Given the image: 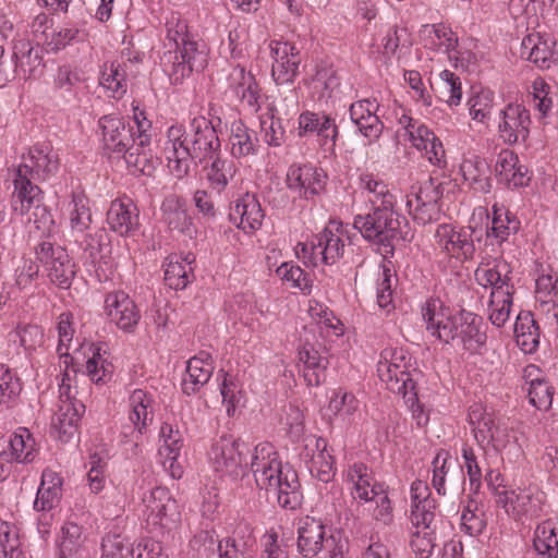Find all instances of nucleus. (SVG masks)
<instances>
[{
	"label": "nucleus",
	"instance_id": "26",
	"mask_svg": "<svg viewBox=\"0 0 558 558\" xmlns=\"http://www.w3.org/2000/svg\"><path fill=\"white\" fill-rule=\"evenodd\" d=\"M347 481L351 484L353 499L364 502L373 501L376 493L384 487L374 480L372 470L362 462L349 465Z\"/></svg>",
	"mask_w": 558,
	"mask_h": 558
},
{
	"label": "nucleus",
	"instance_id": "41",
	"mask_svg": "<svg viewBox=\"0 0 558 558\" xmlns=\"http://www.w3.org/2000/svg\"><path fill=\"white\" fill-rule=\"evenodd\" d=\"M62 478L52 471H44L41 483L37 490L34 508L37 511L53 509L61 498Z\"/></svg>",
	"mask_w": 558,
	"mask_h": 558
},
{
	"label": "nucleus",
	"instance_id": "28",
	"mask_svg": "<svg viewBox=\"0 0 558 558\" xmlns=\"http://www.w3.org/2000/svg\"><path fill=\"white\" fill-rule=\"evenodd\" d=\"M44 49L39 43L36 46L27 38H20L13 43V58L16 64L17 73H22L23 77L29 78L35 76L44 66Z\"/></svg>",
	"mask_w": 558,
	"mask_h": 558
},
{
	"label": "nucleus",
	"instance_id": "40",
	"mask_svg": "<svg viewBox=\"0 0 558 558\" xmlns=\"http://www.w3.org/2000/svg\"><path fill=\"white\" fill-rule=\"evenodd\" d=\"M377 372L381 381L386 383L387 388L392 392L401 395L415 388V383L407 371V363L379 361Z\"/></svg>",
	"mask_w": 558,
	"mask_h": 558
},
{
	"label": "nucleus",
	"instance_id": "64",
	"mask_svg": "<svg viewBox=\"0 0 558 558\" xmlns=\"http://www.w3.org/2000/svg\"><path fill=\"white\" fill-rule=\"evenodd\" d=\"M101 548L104 558L131 557V544L118 534H112L105 537L102 539Z\"/></svg>",
	"mask_w": 558,
	"mask_h": 558
},
{
	"label": "nucleus",
	"instance_id": "38",
	"mask_svg": "<svg viewBox=\"0 0 558 558\" xmlns=\"http://www.w3.org/2000/svg\"><path fill=\"white\" fill-rule=\"evenodd\" d=\"M213 369L208 353L202 352L198 356L190 359L186 366V376L182 383L183 392L189 396L196 392L199 387L209 380Z\"/></svg>",
	"mask_w": 558,
	"mask_h": 558
},
{
	"label": "nucleus",
	"instance_id": "51",
	"mask_svg": "<svg viewBox=\"0 0 558 558\" xmlns=\"http://www.w3.org/2000/svg\"><path fill=\"white\" fill-rule=\"evenodd\" d=\"M100 85L111 93L112 97H121L126 93V70L125 65L118 61L105 64L99 80Z\"/></svg>",
	"mask_w": 558,
	"mask_h": 558
},
{
	"label": "nucleus",
	"instance_id": "22",
	"mask_svg": "<svg viewBox=\"0 0 558 558\" xmlns=\"http://www.w3.org/2000/svg\"><path fill=\"white\" fill-rule=\"evenodd\" d=\"M510 274L511 269L506 260H487L482 262L477 266L475 270V280L480 286L490 288V293L498 291L514 293V287L511 282Z\"/></svg>",
	"mask_w": 558,
	"mask_h": 558
},
{
	"label": "nucleus",
	"instance_id": "20",
	"mask_svg": "<svg viewBox=\"0 0 558 558\" xmlns=\"http://www.w3.org/2000/svg\"><path fill=\"white\" fill-rule=\"evenodd\" d=\"M270 51L274 59L271 68L274 80L278 84L292 83L301 63L299 50L289 43L271 41Z\"/></svg>",
	"mask_w": 558,
	"mask_h": 558
},
{
	"label": "nucleus",
	"instance_id": "1",
	"mask_svg": "<svg viewBox=\"0 0 558 558\" xmlns=\"http://www.w3.org/2000/svg\"><path fill=\"white\" fill-rule=\"evenodd\" d=\"M251 452L250 445L232 435H222L208 452L209 462L216 472L238 476L241 471L251 468L258 487L272 490L278 504L294 510L302 502L300 482L296 472L289 465L282 464L274 446L260 442Z\"/></svg>",
	"mask_w": 558,
	"mask_h": 558
},
{
	"label": "nucleus",
	"instance_id": "27",
	"mask_svg": "<svg viewBox=\"0 0 558 558\" xmlns=\"http://www.w3.org/2000/svg\"><path fill=\"white\" fill-rule=\"evenodd\" d=\"M306 457L310 459V471L319 481L328 483L335 475L333 458L327 450V441L322 437L310 436L305 444Z\"/></svg>",
	"mask_w": 558,
	"mask_h": 558
},
{
	"label": "nucleus",
	"instance_id": "45",
	"mask_svg": "<svg viewBox=\"0 0 558 558\" xmlns=\"http://www.w3.org/2000/svg\"><path fill=\"white\" fill-rule=\"evenodd\" d=\"M458 338L469 351L477 350L485 343L486 336L480 330L481 318L470 312L460 313Z\"/></svg>",
	"mask_w": 558,
	"mask_h": 558
},
{
	"label": "nucleus",
	"instance_id": "49",
	"mask_svg": "<svg viewBox=\"0 0 558 558\" xmlns=\"http://www.w3.org/2000/svg\"><path fill=\"white\" fill-rule=\"evenodd\" d=\"M241 120H234L230 125L231 154L234 157H245L256 151V138Z\"/></svg>",
	"mask_w": 558,
	"mask_h": 558
},
{
	"label": "nucleus",
	"instance_id": "14",
	"mask_svg": "<svg viewBox=\"0 0 558 558\" xmlns=\"http://www.w3.org/2000/svg\"><path fill=\"white\" fill-rule=\"evenodd\" d=\"M165 155L170 172L178 179L184 178L190 171L192 158L187 130L182 125H172L167 132Z\"/></svg>",
	"mask_w": 558,
	"mask_h": 558
},
{
	"label": "nucleus",
	"instance_id": "4",
	"mask_svg": "<svg viewBox=\"0 0 558 558\" xmlns=\"http://www.w3.org/2000/svg\"><path fill=\"white\" fill-rule=\"evenodd\" d=\"M69 381V374L65 373L59 386L58 410L51 421L52 427L58 432L62 441H68L74 435L85 411V405L76 399V391L73 390Z\"/></svg>",
	"mask_w": 558,
	"mask_h": 558
},
{
	"label": "nucleus",
	"instance_id": "2",
	"mask_svg": "<svg viewBox=\"0 0 558 558\" xmlns=\"http://www.w3.org/2000/svg\"><path fill=\"white\" fill-rule=\"evenodd\" d=\"M353 226L364 239L375 244L393 248L395 241L405 240L408 222L393 210V207L374 208L366 215H357Z\"/></svg>",
	"mask_w": 558,
	"mask_h": 558
},
{
	"label": "nucleus",
	"instance_id": "10",
	"mask_svg": "<svg viewBox=\"0 0 558 558\" xmlns=\"http://www.w3.org/2000/svg\"><path fill=\"white\" fill-rule=\"evenodd\" d=\"M298 550L305 558H313L335 545V536L320 519L305 515L298 521Z\"/></svg>",
	"mask_w": 558,
	"mask_h": 558
},
{
	"label": "nucleus",
	"instance_id": "44",
	"mask_svg": "<svg viewBox=\"0 0 558 558\" xmlns=\"http://www.w3.org/2000/svg\"><path fill=\"white\" fill-rule=\"evenodd\" d=\"M195 258L187 255L185 258L170 256L165 270V280L171 289H184L194 278L192 264Z\"/></svg>",
	"mask_w": 558,
	"mask_h": 558
},
{
	"label": "nucleus",
	"instance_id": "54",
	"mask_svg": "<svg viewBox=\"0 0 558 558\" xmlns=\"http://www.w3.org/2000/svg\"><path fill=\"white\" fill-rule=\"evenodd\" d=\"M519 221L508 210L494 207L492 227L487 230V236H494L498 242H504L511 233L519 230Z\"/></svg>",
	"mask_w": 558,
	"mask_h": 558
},
{
	"label": "nucleus",
	"instance_id": "43",
	"mask_svg": "<svg viewBox=\"0 0 558 558\" xmlns=\"http://www.w3.org/2000/svg\"><path fill=\"white\" fill-rule=\"evenodd\" d=\"M86 537L81 526L66 522L58 537V558H80Z\"/></svg>",
	"mask_w": 558,
	"mask_h": 558
},
{
	"label": "nucleus",
	"instance_id": "9",
	"mask_svg": "<svg viewBox=\"0 0 558 558\" xmlns=\"http://www.w3.org/2000/svg\"><path fill=\"white\" fill-rule=\"evenodd\" d=\"M472 227L456 229L451 225H440L435 232L438 247L448 256L459 260L472 259L475 253L474 235L480 240L481 234Z\"/></svg>",
	"mask_w": 558,
	"mask_h": 558
},
{
	"label": "nucleus",
	"instance_id": "36",
	"mask_svg": "<svg viewBox=\"0 0 558 558\" xmlns=\"http://www.w3.org/2000/svg\"><path fill=\"white\" fill-rule=\"evenodd\" d=\"M150 137V134L137 136V142L123 156L128 167L134 173L150 177L155 171L157 159L151 154Z\"/></svg>",
	"mask_w": 558,
	"mask_h": 558
},
{
	"label": "nucleus",
	"instance_id": "34",
	"mask_svg": "<svg viewBox=\"0 0 558 558\" xmlns=\"http://www.w3.org/2000/svg\"><path fill=\"white\" fill-rule=\"evenodd\" d=\"M495 171L498 180L509 187L523 186L530 180L526 168L519 163L518 156L509 149L498 154Z\"/></svg>",
	"mask_w": 558,
	"mask_h": 558
},
{
	"label": "nucleus",
	"instance_id": "8",
	"mask_svg": "<svg viewBox=\"0 0 558 558\" xmlns=\"http://www.w3.org/2000/svg\"><path fill=\"white\" fill-rule=\"evenodd\" d=\"M59 160L57 154L47 147H33L28 157L13 170V185L19 189L24 181L35 184L38 179H46L58 170Z\"/></svg>",
	"mask_w": 558,
	"mask_h": 558
},
{
	"label": "nucleus",
	"instance_id": "32",
	"mask_svg": "<svg viewBox=\"0 0 558 558\" xmlns=\"http://www.w3.org/2000/svg\"><path fill=\"white\" fill-rule=\"evenodd\" d=\"M299 365L307 386H319L325 379L328 359L307 340L299 351Z\"/></svg>",
	"mask_w": 558,
	"mask_h": 558
},
{
	"label": "nucleus",
	"instance_id": "7",
	"mask_svg": "<svg viewBox=\"0 0 558 558\" xmlns=\"http://www.w3.org/2000/svg\"><path fill=\"white\" fill-rule=\"evenodd\" d=\"M545 496L530 488L502 489L496 494V504L514 520L538 517L543 511Z\"/></svg>",
	"mask_w": 558,
	"mask_h": 558
},
{
	"label": "nucleus",
	"instance_id": "31",
	"mask_svg": "<svg viewBox=\"0 0 558 558\" xmlns=\"http://www.w3.org/2000/svg\"><path fill=\"white\" fill-rule=\"evenodd\" d=\"M411 522L417 527L421 524L434 523L436 502L430 497L427 484L423 481H414L411 485Z\"/></svg>",
	"mask_w": 558,
	"mask_h": 558
},
{
	"label": "nucleus",
	"instance_id": "15",
	"mask_svg": "<svg viewBox=\"0 0 558 558\" xmlns=\"http://www.w3.org/2000/svg\"><path fill=\"white\" fill-rule=\"evenodd\" d=\"M99 128L106 149L112 153L124 156L137 142L134 128L117 116H104L99 120Z\"/></svg>",
	"mask_w": 558,
	"mask_h": 558
},
{
	"label": "nucleus",
	"instance_id": "61",
	"mask_svg": "<svg viewBox=\"0 0 558 558\" xmlns=\"http://www.w3.org/2000/svg\"><path fill=\"white\" fill-rule=\"evenodd\" d=\"M412 193L408 198H417L420 203L437 204L442 196L441 183L435 178H429L422 182L417 187H412Z\"/></svg>",
	"mask_w": 558,
	"mask_h": 558
},
{
	"label": "nucleus",
	"instance_id": "50",
	"mask_svg": "<svg viewBox=\"0 0 558 558\" xmlns=\"http://www.w3.org/2000/svg\"><path fill=\"white\" fill-rule=\"evenodd\" d=\"M469 420L477 442L480 445L488 442L497 426L494 415L486 412L481 404H475L470 408Z\"/></svg>",
	"mask_w": 558,
	"mask_h": 558
},
{
	"label": "nucleus",
	"instance_id": "52",
	"mask_svg": "<svg viewBox=\"0 0 558 558\" xmlns=\"http://www.w3.org/2000/svg\"><path fill=\"white\" fill-rule=\"evenodd\" d=\"M300 134L306 135L316 133L324 138H335L337 135L336 125L327 116H320L313 112H306L299 119Z\"/></svg>",
	"mask_w": 558,
	"mask_h": 558
},
{
	"label": "nucleus",
	"instance_id": "35",
	"mask_svg": "<svg viewBox=\"0 0 558 558\" xmlns=\"http://www.w3.org/2000/svg\"><path fill=\"white\" fill-rule=\"evenodd\" d=\"M163 221L171 230H175L189 238H193L196 229L187 214L184 202L178 196H169L162 203Z\"/></svg>",
	"mask_w": 558,
	"mask_h": 558
},
{
	"label": "nucleus",
	"instance_id": "6",
	"mask_svg": "<svg viewBox=\"0 0 558 558\" xmlns=\"http://www.w3.org/2000/svg\"><path fill=\"white\" fill-rule=\"evenodd\" d=\"M165 60L172 62L171 69L167 70L174 84L181 83L193 71L201 72L208 62V50L201 40H190L178 51L165 53Z\"/></svg>",
	"mask_w": 558,
	"mask_h": 558
},
{
	"label": "nucleus",
	"instance_id": "37",
	"mask_svg": "<svg viewBox=\"0 0 558 558\" xmlns=\"http://www.w3.org/2000/svg\"><path fill=\"white\" fill-rule=\"evenodd\" d=\"M409 141L418 150L424 151L425 157L433 165L441 166L445 163V149L441 142L436 137L433 131L426 125L417 123V125L411 130L408 136Z\"/></svg>",
	"mask_w": 558,
	"mask_h": 558
},
{
	"label": "nucleus",
	"instance_id": "30",
	"mask_svg": "<svg viewBox=\"0 0 558 558\" xmlns=\"http://www.w3.org/2000/svg\"><path fill=\"white\" fill-rule=\"evenodd\" d=\"M35 458V440L26 428H20L4 441L0 459L8 463H29Z\"/></svg>",
	"mask_w": 558,
	"mask_h": 558
},
{
	"label": "nucleus",
	"instance_id": "60",
	"mask_svg": "<svg viewBox=\"0 0 558 558\" xmlns=\"http://www.w3.org/2000/svg\"><path fill=\"white\" fill-rule=\"evenodd\" d=\"M19 546L17 529L7 521H0V558H15Z\"/></svg>",
	"mask_w": 558,
	"mask_h": 558
},
{
	"label": "nucleus",
	"instance_id": "25",
	"mask_svg": "<svg viewBox=\"0 0 558 558\" xmlns=\"http://www.w3.org/2000/svg\"><path fill=\"white\" fill-rule=\"evenodd\" d=\"M421 34L426 48L445 52L450 61L464 60V53L457 49L458 36L450 27L444 24L425 25Z\"/></svg>",
	"mask_w": 558,
	"mask_h": 558
},
{
	"label": "nucleus",
	"instance_id": "48",
	"mask_svg": "<svg viewBox=\"0 0 558 558\" xmlns=\"http://www.w3.org/2000/svg\"><path fill=\"white\" fill-rule=\"evenodd\" d=\"M556 522L547 520L537 525L534 534V548L543 556L558 558V534Z\"/></svg>",
	"mask_w": 558,
	"mask_h": 558
},
{
	"label": "nucleus",
	"instance_id": "5",
	"mask_svg": "<svg viewBox=\"0 0 558 558\" xmlns=\"http://www.w3.org/2000/svg\"><path fill=\"white\" fill-rule=\"evenodd\" d=\"M35 253L50 281L62 289L70 288L76 270L68 251L60 245L44 241L38 244Z\"/></svg>",
	"mask_w": 558,
	"mask_h": 558
},
{
	"label": "nucleus",
	"instance_id": "33",
	"mask_svg": "<svg viewBox=\"0 0 558 558\" xmlns=\"http://www.w3.org/2000/svg\"><path fill=\"white\" fill-rule=\"evenodd\" d=\"M129 402L131 409L129 418L134 425L133 438L135 441V447H137L143 430L153 422L154 399L153 396L148 392L142 389H136L130 396Z\"/></svg>",
	"mask_w": 558,
	"mask_h": 558
},
{
	"label": "nucleus",
	"instance_id": "11",
	"mask_svg": "<svg viewBox=\"0 0 558 558\" xmlns=\"http://www.w3.org/2000/svg\"><path fill=\"white\" fill-rule=\"evenodd\" d=\"M143 502L147 524L170 530L180 521L179 507L167 488H153Z\"/></svg>",
	"mask_w": 558,
	"mask_h": 558
},
{
	"label": "nucleus",
	"instance_id": "16",
	"mask_svg": "<svg viewBox=\"0 0 558 558\" xmlns=\"http://www.w3.org/2000/svg\"><path fill=\"white\" fill-rule=\"evenodd\" d=\"M423 318L426 323V329L440 341L449 343L458 338L460 313L452 315L449 308L441 307L439 301L433 300L427 303L423 312Z\"/></svg>",
	"mask_w": 558,
	"mask_h": 558
},
{
	"label": "nucleus",
	"instance_id": "47",
	"mask_svg": "<svg viewBox=\"0 0 558 558\" xmlns=\"http://www.w3.org/2000/svg\"><path fill=\"white\" fill-rule=\"evenodd\" d=\"M461 173L465 181L478 191L488 192L490 184L488 181V163L478 156L464 158L460 166Z\"/></svg>",
	"mask_w": 558,
	"mask_h": 558
},
{
	"label": "nucleus",
	"instance_id": "63",
	"mask_svg": "<svg viewBox=\"0 0 558 558\" xmlns=\"http://www.w3.org/2000/svg\"><path fill=\"white\" fill-rule=\"evenodd\" d=\"M102 233L99 234H90L84 232L83 235L78 236V242H76L82 251L84 252V257L90 264H96L102 258L104 244L101 243Z\"/></svg>",
	"mask_w": 558,
	"mask_h": 558
},
{
	"label": "nucleus",
	"instance_id": "12",
	"mask_svg": "<svg viewBox=\"0 0 558 558\" xmlns=\"http://www.w3.org/2000/svg\"><path fill=\"white\" fill-rule=\"evenodd\" d=\"M345 244L339 232H333L325 228L322 232L314 235L307 243H299L296 248L301 250L304 257H308L313 265L324 263L333 265L344 253Z\"/></svg>",
	"mask_w": 558,
	"mask_h": 558
},
{
	"label": "nucleus",
	"instance_id": "18",
	"mask_svg": "<svg viewBox=\"0 0 558 558\" xmlns=\"http://www.w3.org/2000/svg\"><path fill=\"white\" fill-rule=\"evenodd\" d=\"M530 112L519 104H510L501 111V121L498 124L499 135L505 143H524L530 132Z\"/></svg>",
	"mask_w": 558,
	"mask_h": 558
},
{
	"label": "nucleus",
	"instance_id": "53",
	"mask_svg": "<svg viewBox=\"0 0 558 558\" xmlns=\"http://www.w3.org/2000/svg\"><path fill=\"white\" fill-rule=\"evenodd\" d=\"M361 183L364 190L367 192L368 202L372 205V209L378 207H393L395 196L388 190V186L373 175L365 174L361 177Z\"/></svg>",
	"mask_w": 558,
	"mask_h": 558
},
{
	"label": "nucleus",
	"instance_id": "59",
	"mask_svg": "<svg viewBox=\"0 0 558 558\" xmlns=\"http://www.w3.org/2000/svg\"><path fill=\"white\" fill-rule=\"evenodd\" d=\"M276 274L278 277L293 288H299L302 291H310L312 287V280L310 276L300 267L292 263L281 264Z\"/></svg>",
	"mask_w": 558,
	"mask_h": 558
},
{
	"label": "nucleus",
	"instance_id": "23",
	"mask_svg": "<svg viewBox=\"0 0 558 558\" xmlns=\"http://www.w3.org/2000/svg\"><path fill=\"white\" fill-rule=\"evenodd\" d=\"M378 107L376 100L363 99L353 102L349 109L352 122L369 143L378 140L384 130V123L376 113Z\"/></svg>",
	"mask_w": 558,
	"mask_h": 558
},
{
	"label": "nucleus",
	"instance_id": "56",
	"mask_svg": "<svg viewBox=\"0 0 558 558\" xmlns=\"http://www.w3.org/2000/svg\"><path fill=\"white\" fill-rule=\"evenodd\" d=\"M255 539L251 536L247 539L228 537L219 542L218 550L220 558H253Z\"/></svg>",
	"mask_w": 558,
	"mask_h": 558
},
{
	"label": "nucleus",
	"instance_id": "21",
	"mask_svg": "<svg viewBox=\"0 0 558 558\" xmlns=\"http://www.w3.org/2000/svg\"><path fill=\"white\" fill-rule=\"evenodd\" d=\"M520 57L535 63L539 68H549L558 60L556 40L550 35L532 33L526 35L520 45Z\"/></svg>",
	"mask_w": 558,
	"mask_h": 558
},
{
	"label": "nucleus",
	"instance_id": "57",
	"mask_svg": "<svg viewBox=\"0 0 558 558\" xmlns=\"http://www.w3.org/2000/svg\"><path fill=\"white\" fill-rule=\"evenodd\" d=\"M414 526L416 530L411 535V548L418 558H428L435 547L433 523H428V526L426 524Z\"/></svg>",
	"mask_w": 558,
	"mask_h": 558
},
{
	"label": "nucleus",
	"instance_id": "55",
	"mask_svg": "<svg viewBox=\"0 0 558 558\" xmlns=\"http://www.w3.org/2000/svg\"><path fill=\"white\" fill-rule=\"evenodd\" d=\"M512 295L513 293L502 291L490 293L488 318L494 326L500 328L508 322L512 306Z\"/></svg>",
	"mask_w": 558,
	"mask_h": 558
},
{
	"label": "nucleus",
	"instance_id": "13",
	"mask_svg": "<svg viewBox=\"0 0 558 558\" xmlns=\"http://www.w3.org/2000/svg\"><path fill=\"white\" fill-rule=\"evenodd\" d=\"M192 158L203 163L220 153V141L211 122L204 117L194 118L187 128Z\"/></svg>",
	"mask_w": 558,
	"mask_h": 558
},
{
	"label": "nucleus",
	"instance_id": "42",
	"mask_svg": "<svg viewBox=\"0 0 558 558\" xmlns=\"http://www.w3.org/2000/svg\"><path fill=\"white\" fill-rule=\"evenodd\" d=\"M70 234L74 242H78V236L86 232L92 223V213L88 198L74 193L69 204Z\"/></svg>",
	"mask_w": 558,
	"mask_h": 558
},
{
	"label": "nucleus",
	"instance_id": "24",
	"mask_svg": "<svg viewBox=\"0 0 558 558\" xmlns=\"http://www.w3.org/2000/svg\"><path fill=\"white\" fill-rule=\"evenodd\" d=\"M109 228L122 236L134 234L140 228V211L131 199H114L107 213Z\"/></svg>",
	"mask_w": 558,
	"mask_h": 558
},
{
	"label": "nucleus",
	"instance_id": "39",
	"mask_svg": "<svg viewBox=\"0 0 558 558\" xmlns=\"http://www.w3.org/2000/svg\"><path fill=\"white\" fill-rule=\"evenodd\" d=\"M209 160L210 163L204 167L205 178L208 186L220 194L233 180L236 167L232 159L221 158L220 153Z\"/></svg>",
	"mask_w": 558,
	"mask_h": 558
},
{
	"label": "nucleus",
	"instance_id": "17",
	"mask_svg": "<svg viewBox=\"0 0 558 558\" xmlns=\"http://www.w3.org/2000/svg\"><path fill=\"white\" fill-rule=\"evenodd\" d=\"M287 184L300 197L311 199L325 189L326 174L323 169L311 165H293L288 170Z\"/></svg>",
	"mask_w": 558,
	"mask_h": 558
},
{
	"label": "nucleus",
	"instance_id": "19",
	"mask_svg": "<svg viewBox=\"0 0 558 558\" xmlns=\"http://www.w3.org/2000/svg\"><path fill=\"white\" fill-rule=\"evenodd\" d=\"M105 311L110 322L120 329L130 331L140 320V311L124 291L109 292L105 298Z\"/></svg>",
	"mask_w": 558,
	"mask_h": 558
},
{
	"label": "nucleus",
	"instance_id": "46",
	"mask_svg": "<svg viewBox=\"0 0 558 558\" xmlns=\"http://www.w3.org/2000/svg\"><path fill=\"white\" fill-rule=\"evenodd\" d=\"M230 84L238 97L248 107L256 108L258 104V88L254 76L246 73L241 66H236L230 73Z\"/></svg>",
	"mask_w": 558,
	"mask_h": 558
},
{
	"label": "nucleus",
	"instance_id": "62",
	"mask_svg": "<svg viewBox=\"0 0 558 558\" xmlns=\"http://www.w3.org/2000/svg\"><path fill=\"white\" fill-rule=\"evenodd\" d=\"M407 206L413 219L423 226L437 220L440 211L437 204L420 203L417 198H407Z\"/></svg>",
	"mask_w": 558,
	"mask_h": 558
},
{
	"label": "nucleus",
	"instance_id": "29",
	"mask_svg": "<svg viewBox=\"0 0 558 558\" xmlns=\"http://www.w3.org/2000/svg\"><path fill=\"white\" fill-rule=\"evenodd\" d=\"M230 220L245 232H253L260 228L264 211L254 194L246 193L231 208Z\"/></svg>",
	"mask_w": 558,
	"mask_h": 558
},
{
	"label": "nucleus",
	"instance_id": "58",
	"mask_svg": "<svg viewBox=\"0 0 558 558\" xmlns=\"http://www.w3.org/2000/svg\"><path fill=\"white\" fill-rule=\"evenodd\" d=\"M553 387L544 379L535 378L530 381L527 396L530 403L538 410L546 411L553 403Z\"/></svg>",
	"mask_w": 558,
	"mask_h": 558
},
{
	"label": "nucleus",
	"instance_id": "3",
	"mask_svg": "<svg viewBox=\"0 0 558 558\" xmlns=\"http://www.w3.org/2000/svg\"><path fill=\"white\" fill-rule=\"evenodd\" d=\"M13 211L26 217L44 235H49L54 226L53 217L43 203V192L37 184L24 181L12 194Z\"/></svg>",
	"mask_w": 558,
	"mask_h": 558
}]
</instances>
